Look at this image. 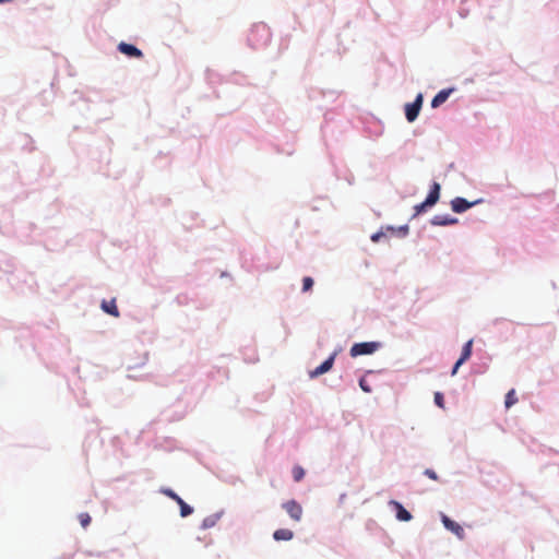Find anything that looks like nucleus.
Instances as JSON below:
<instances>
[{
  "instance_id": "obj_1",
  "label": "nucleus",
  "mask_w": 559,
  "mask_h": 559,
  "mask_svg": "<svg viewBox=\"0 0 559 559\" xmlns=\"http://www.w3.org/2000/svg\"><path fill=\"white\" fill-rule=\"evenodd\" d=\"M440 189L441 187L438 182L432 183L426 200L414 206L415 215H419L420 213L425 212L428 207L433 206L439 201Z\"/></svg>"
},
{
  "instance_id": "obj_2",
  "label": "nucleus",
  "mask_w": 559,
  "mask_h": 559,
  "mask_svg": "<svg viewBox=\"0 0 559 559\" xmlns=\"http://www.w3.org/2000/svg\"><path fill=\"white\" fill-rule=\"evenodd\" d=\"M380 344L377 342L356 343L350 347L349 353L352 357L370 355L378 350Z\"/></svg>"
},
{
  "instance_id": "obj_3",
  "label": "nucleus",
  "mask_w": 559,
  "mask_h": 559,
  "mask_svg": "<svg viewBox=\"0 0 559 559\" xmlns=\"http://www.w3.org/2000/svg\"><path fill=\"white\" fill-rule=\"evenodd\" d=\"M160 492L164 493L165 496L169 497L170 499L175 500L176 503L179 504L180 515L182 518H186L193 512V509L190 506H188L174 490H171L169 488H163L160 490Z\"/></svg>"
},
{
  "instance_id": "obj_4",
  "label": "nucleus",
  "mask_w": 559,
  "mask_h": 559,
  "mask_svg": "<svg viewBox=\"0 0 559 559\" xmlns=\"http://www.w3.org/2000/svg\"><path fill=\"white\" fill-rule=\"evenodd\" d=\"M423 105V95L418 94L413 103L405 105V116L407 121L413 122L419 115Z\"/></svg>"
},
{
  "instance_id": "obj_5",
  "label": "nucleus",
  "mask_w": 559,
  "mask_h": 559,
  "mask_svg": "<svg viewBox=\"0 0 559 559\" xmlns=\"http://www.w3.org/2000/svg\"><path fill=\"white\" fill-rule=\"evenodd\" d=\"M283 509L287 512L292 520L299 522L302 518V507L296 500H288L283 503Z\"/></svg>"
},
{
  "instance_id": "obj_6",
  "label": "nucleus",
  "mask_w": 559,
  "mask_h": 559,
  "mask_svg": "<svg viewBox=\"0 0 559 559\" xmlns=\"http://www.w3.org/2000/svg\"><path fill=\"white\" fill-rule=\"evenodd\" d=\"M472 348H473V340H469L467 341L463 348H462V353H461V357L457 359V361L455 362L452 371H451V376H455L459 368L466 361L469 359L471 355H472Z\"/></svg>"
},
{
  "instance_id": "obj_7",
  "label": "nucleus",
  "mask_w": 559,
  "mask_h": 559,
  "mask_svg": "<svg viewBox=\"0 0 559 559\" xmlns=\"http://www.w3.org/2000/svg\"><path fill=\"white\" fill-rule=\"evenodd\" d=\"M118 50L128 56V57H131V58H142L143 57V52L136 48L135 46L131 45V44H128V43H124V41H121L119 45H118Z\"/></svg>"
},
{
  "instance_id": "obj_8",
  "label": "nucleus",
  "mask_w": 559,
  "mask_h": 559,
  "mask_svg": "<svg viewBox=\"0 0 559 559\" xmlns=\"http://www.w3.org/2000/svg\"><path fill=\"white\" fill-rule=\"evenodd\" d=\"M476 203H478V201L468 202L464 198L457 197L451 201V207L455 213H463V212L467 211L468 209H471Z\"/></svg>"
},
{
  "instance_id": "obj_9",
  "label": "nucleus",
  "mask_w": 559,
  "mask_h": 559,
  "mask_svg": "<svg viewBox=\"0 0 559 559\" xmlns=\"http://www.w3.org/2000/svg\"><path fill=\"white\" fill-rule=\"evenodd\" d=\"M441 520H442V523H443V525H444V527L447 530L451 531L459 538H463L464 537V530H463V527L459 523L452 521L450 518H448L444 514H442Z\"/></svg>"
},
{
  "instance_id": "obj_10",
  "label": "nucleus",
  "mask_w": 559,
  "mask_h": 559,
  "mask_svg": "<svg viewBox=\"0 0 559 559\" xmlns=\"http://www.w3.org/2000/svg\"><path fill=\"white\" fill-rule=\"evenodd\" d=\"M333 362H334V355L330 356L320 366H318L314 370H312L310 372V377L314 378V377H318V376H321V374L328 372L333 367Z\"/></svg>"
},
{
  "instance_id": "obj_11",
  "label": "nucleus",
  "mask_w": 559,
  "mask_h": 559,
  "mask_svg": "<svg viewBox=\"0 0 559 559\" xmlns=\"http://www.w3.org/2000/svg\"><path fill=\"white\" fill-rule=\"evenodd\" d=\"M457 223V218L452 217L450 215H435L431 218V224L435 226H448V225H454Z\"/></svg>"
},
{
  "instance_id": "obj_12",
  "label": "nucleus",
  "mask_w": 559,
  "mask_h": 559,
  "mask_svg": "<svg viewBox=\"0 0 559 559\" xmlns=\"http://www.w3.org/2000/svg\"><path fill=\"white\" fill-rule=\"evenodd\" d=\"M452 93V88L450 90H442L440 91L431 100V107L432 108H437L439 107L440 105H442L450 96V94Z\"/></svg>"
},
{
  "instance_id": "obj_13",
  "label": "nucleus",
  "mask_w": 559,
  "mask_h": 559,
  "mask_svg": "<svg viewBox=\"0 0 559 559\" xmlns=\"http://www.w3.org/2000/svg\"><path fill=\"white\" fill-rule=\"evenodd\" d=\"M102 309H103L106 313H108V314H110V316H112V317H115V318H118V317L120 316L119 310H118V308H117V306H116V300H115V299H111V300H109V301H107V300H103V302H102Z\"/></svg>"
},
{
  "instance_id": "obj_14",
  "label": "nucleus",
  "mask_w": 559,
  "mask_h": 559,
  "mask_svg": "<svg viewBox=\"0 0 559 559\" xmlns=\"http://www.w3.org/2000/svg\"><path fill=\"white\" fill-rule=\"evenodd\" d=\"M392 504L395 507L396 509V518L400 520V521H404V522H407V521H411L412 520V514L397 501H392Z\"/></svg>"
},
{
  "instance_id": "obj_15",
  "label": "nucleus",
  "mask_w": 559,
  "mask_h": 559,
  "mask_svg": "<svg viewBox=\"0 0 559 559\" xmlns=\"http://www.w3.org/2000/svg\"><path fill=\"white\" fill-rule=\"evenodd\" d=\"M294 537V533L288 528H278L273 533V538L277 542L290 540Z\"/></svg>"
},
{
  "instance_id": "obj_16",
  "label": "nucleus",
  "mask_w": 559,
  "mask_h": 559,
  "mask_svg": "<svg viewBox=\"0 0 559 559\" xmlns=\"http://www.w3.org/2000/svg\"><path fill=\"white\" fill-rule=\"evenodd\" d=\"M516 403H518V396H516L515 390L511 389L506 395L504 405L507 408H510L511 406H513Z\"/></svg>"
},
{
  "instance_id": "obj_17",
  "label": "nucleus",
  "mask_w": 559,
  "mask_h": 559,
  "mask_svg": "<svg viewBox=\"0 0 559 559\" xmlns=\"http://www.w3.org/2000/svg\"><path fill=\"white\" fill-rule=\"evenodd\" d=\"M292 473L294 480L297 483L300 481L305 476V469L299 465L294 466Z\"/></svg>"
},
{
  "instance_id": "obj_18",
  "label": "nucleus",
  "mask_w": 559,
  "mask_h": 559,
  "mask_svg": "<svg viewBox=\"0 0 559 559\" xmlns=\"http://www.w3.org/2000/svg\"><path fill=\"white\" fill-rule=\"evenodd\" d=\"M314 282L313 280L310 277V276H306L304 277L302 280V292H309L312 286H313Z\"/></svg>"
},
{
  "instance_id": "obj_19",
  "label": "nucleus",
  "mask_w": 559,
  "mask_h": 559,
  "mask_svg": "<svg viewBox=\"0 0 559 559\" xmlns=\"http://www.w3.org/2000/svg\"><path fill=\"white\" fill-rule=\"evenodd\" d=\"M79 521H80L81 525L85 528L91 523V516L86 512L81 513V514H79Z\"/></svg>"
},
{
  "instance_id": "obj_20",
  "label": "nucleus",
  "mask_w": 559,
  "mask_h": 559,
  "mask_svg": "<svg viewBox=\"0 0 559 559\" xmlns=\"http://www.w3.org/2000/svg\"><path fill=\"white\" fill-rule=\"evenodd\" d=\"M435 403L440 407V408H444V399H443V394L441 392H436L435 393Z\"/></svg>"
},
{
  "instance_id": "obj_21",
  "label": "nucleus",
  "mask_w": 559,
  "mask_h": 559,
  "mask_svg": "<svg viewBox=\"0 0 559 559\" xmlns=\"http://www.w3.org/2000/svg\"><path fill=\"white\" fill-rule=\"evenodd\" d=\"M359 385H360L362 391H365L367 393L371 392V388L368 385V383H367V381L365 379H360Z\"/></svg>"
},
{
  "instance_id": "obj_22",
  "label": "nucleus",
  "mask_w": 559,
  "mask_h": 559,
  "mask_svg": "<svg viewBox=\"0 0 559 559\" xmlns=\"http://www.w3.org/2000/svg\"><path fill=\"white\" fill-rule=\"evenodd\" d=\"M425 475L428 476L432 480H438V475L433 469L427 468L425 471Z\"/></svg>"
},
{
  "instance_id": "obj_23",
  "label": "nucleus",
  "mask_w": 559,
  "mask_h": 559,
  "mask_svg": "<svg viewBox=\"0 0 559 559\" xmlns=\"http://www.w3.org/2000/svg\"><path fill=\"white\" fill-rule=\"evenodd\" d=\"M383 236L384 234L382 231H378L371 236V240L378 242Z\"/></svg>"
},
{
  "instance_id": "obj_24",
  "label": "nucleus",
  "mask_w": 559,
  "mask_h": 559,
  "mask_svg": "<svg viewBox=\"0 0 559 559\" xmlns=\"http://www.w3.org/2000/svg\"><path fill=\"white\" fill-rule=\"evenodd\" d=\"M255 31L257 32L262 31L263 33H265L266 37H269V32L265 28V26H263V25L262 26H257Z\"/></svg>"
},
{
  "instance_id": "obj_25",
  "label": "nucleus",
  "mask_w": 559,
  "mask_h": 559,
  "mask_svg": "<svg viewBox=\"0 0 559 559\" xmlns=\"http://www.w3.org/2000/svg\"><path fill=\"white\" fill-rule=\"evenodd\" d=\"M407 230H408L407 226H404L401 228V231L407 233Z\"/></svg>"
},
{
  "instance_id": "obj_26",
  "label": "nucleus",
  "mask_w": 559,
  "mask_h": 559,
  "mask_svg": "<svg viewBox=\"0 0 559 559\" xmlns=\"http://www.w3.org/2000/svg\"><path fill=\"white\" fill-rule=\"evenodd\" d=\"M12 0H0V3L11 2Z\"/></svg>"
}]
</instances>
